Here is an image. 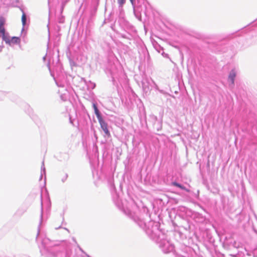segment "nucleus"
I'll return each instance as SVG.
<instances>
[{"mask_svg":"<svg viewBox=\"0 0 257 257\" xmlns=\"http://www.w3.org/2000/svg\"><path fill=\"white\" fill-rule=\"evenodd\" d=\"M98 121L100 124L101 128L103 130L105 135L108 137H109L110 136V134L107 128V124L103 120L102 118L98 120Z\"/></svg>","mask_w":257,"mask_h":257,"instance_id":"nucleus-1","label":"nucleus"},{"mask_svg":"<svg viewBox=\"0 0 257 257\" xmlns=\"http://www.w3.org/2000/svg\"><path fill=\"white\" fill-rule=\"evenodd\" d=\"M5 23V19L2 17H0V33L2 34H4L5 32L4 28Z\"/></svg>","mask_w":257,"mask_h":257,"instance_id":"nucleus-2","label":"nucleus"},{"mask_svg":"<svg viewBox=\"0 0 257 257\" xmlns=\"http://www.w3.org/2000/svg\"><path fill=\"white\" fill-rule=\"evenodd\" d=\"M236 76V73L234 70H232L230 72L228 78L231 81V84H234V79Z\"/></svg>","mask_w":257,"mask_h":257,"instance_id":"nucleus-3","label":"nucleus"},{"mask_svg":"<svg viewBox=\"0 0 257 257\" xmlns=\"http://www.w3.org/2000/svg\"><path fill=\"white\" fill-rule=\"evenodd\" d=\"M93 107L94 108V112L98 118V120H99V119L102 118V117L101 116L100 113L97 108V107L95 103L93 104Z\"/></svg>","mask_w":257,"mask_h":257,"instance_id":"nucleus-4","label":"nucleus"},{"mask_svg":"<svg viewBox=\"0 0 257 257\" xmlns=\"http://www.w3.org/2000/svg\"><path fill=\"white\" fill-rule=\"evenodd\" d=\"M20 43V39L19 37H13L11 40V44H19Z\"/></svg>","mask_w":257,"mask_h":257,"instance_id":"nucleus-5","label":"nucleus"},{"mask_svg":"<svg viewBox=\"0 0 257 257\" xmlns=\"http://www.w3.org/2000/svg\"><path fill=\"white\" fill-rule=\"evenodd\" d=\"M172 185L173 186L178 187L181 188V189L186 190L187 192H189L190 191L189 189H186L185 187L183 186L181 184H179V183H177L176 182H172Z\"/></svg>","mask_w":257,"mask_h":257,"instance_id":"nucleus-6","label":"nucleus"},{"mask_svg":"<svg viewBox=\"0 0 257 257\" xmlns=\"http://www.w3.org/2000/svg\"><path fill=\"white\" fill-rule=\"evenodd\" d=\"M3 35V40L5 41V42L9 45H11V40L8 37H7L5 33L4 34H2Z\"/></svg>","mask_w":257,"mask_h":257,"instance_id":"nucleus-7","label":"nucleus"},{"mask_svg":"<svg viewBox=\"0 0 257 257\" xmlns=\"http://www.w3.org/2000/svg\"><path fill=\"white\" fill-rule=\"evenodd\" d=\"M22 21L23 25H25L26 23V16L24 13L22 16Z\"/></svg>","mask_w":257,"mask_h":257,"instance_id":"nucleus-8","label":"nucleus"},{"mask_svg":"<svg viewBox=\"0 0 257 257\" xmlns=\"http://www.w3.org/2000/svg\"><path fill=\"white\" fill-rule=\"evenodd\" d=\"M119 7H122L125 2V0H117Z\"/></svg>","mask_w":257,"mask_h":257,"instance_id":"nucleus-9","label":"nucleus"},{"mask_svg":"<svg viewBox=\"0 0 257 257\" xmlns=\"http://www.w3.org/2000/svg\"><path fill=\"white\" fill-rule=\"evenodd\" d=\"M131 3L133 5L134 0H130Z\"/></svg>","mask_w":257,"mask_h":257,"instance_id":"nucleus-10","label":"nucleus"}]
</instances>
